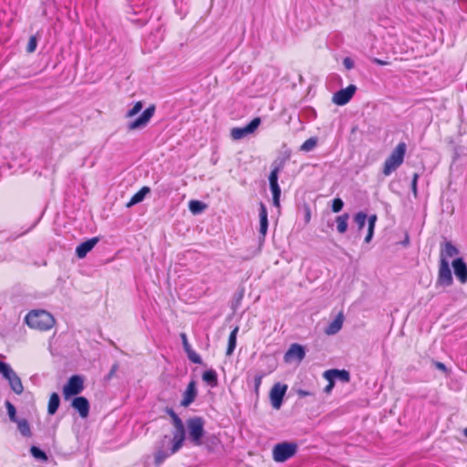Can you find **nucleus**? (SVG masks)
Here are the masks:
<instances>
[{"label":"nucleus","instance_id":"f257e3e1","mask_svg":"<svg viewBox=\"0 0 467 467\" xmlns=\"http://www.w3.org/2000/svg\"><path fill=\"white\" fill-rule=\"evenodd\" d=\"M26 325L40 331H47L55 325L54 317L45 310H32L25 317Z\"/></svg>","mask_w":467,"mask_h":467},{"label":"nucleus","instance_id":"f03ea898","mask_svg":"<svg viewBox=\"0 0 467 467\" xmlns=\"http://www.w3.org/2000/svg\"><path fill=\"white\" fill-rule=\"evenodd\" d=\"M407 145L405 142H400L392 150L390 155L386 159L383 166V174L385 176L390 175L396 171L403 162Z\"/></svg>","mask_w":467,"mask_h":467},{"label":"nucleus","instance_id":"7ed1b4c3","mask_svg":"<svg viewBox=\"0 0 467 467\" xmlns=\"http://www.w3.org/2000/svg\"><path fill=\"white\" fill-rule=\"evenodd\" d=\"M186 426L189 441L195 446L202 445L204 435V420L197 416L192 417L187 420Z\"/></svg>","mask_w":467,"mask_h":467},{"label":"nucleus","instance_id":"20e7f679","mask_svg":"<svg viewBox=\"0 0 467 467\" xmlns=\"http://www.w3.org/2000/svg\"><path fill=\"white\" fill-rule=\"evenodd\" d=\"M0 374L8 382L10 389L17 395L24 391V386L20 377L13 368L5 362L0 361Z\"/></svg>","mask_w":467,"mask_h":467},{"label":"nucleus","instance_id":"39448f33","mask_svg":"<svg viewBox=\"0 0 467 467\" xmlns=\"http://www.w3.org/2000/svg\"><path fill=\"white\" fill-rule=\"evenodd\" d=\"M297 450V445L293 442L284 441L276 444L273 449V459L276 462H284L293 457Z\"/></svg>","mask_w":467,"mask_h":467},{"label":"nucleus","instance_id":"423d86ee","mask_svg":"<svg viewBox=\"0 0 467 467\" xmlns=\"http://www.w3.org/2000/svg\"><path fill=\"white\" fill-rule=\"evenodd\" d=\"M155 113V106L151 105L147 108L140 117L136 119L130 121L127 124V129L129 130H137L145 128L150 122V119L153 117Z\"/></svg>","mask_w":467,"mask_h":467},{"label":"nucleus","instance_id":"0eeeda50","mask_svg":"<svg viewBox=\"0 0 467 467\" xmlns=\"http://www.w3.org/2000/svg\"><path fill=\"white\" fill-rule=\"evenodd\" d=\"M287 385L282 383H275L269 394L270 401L274 409L279 410L281 408L283 399L286 393Z\"/></svg>","mask_w":467,"mask_h":467},{"label":"nucleus","instance_id":"6e6552de","mask_svg":"<svg viewBox=\"0 0 467 467\" xmlns=\"http://www.w3.org/2000/svg\"><path fill=\"white\" fill-rule=\"evenodd\" d=\"M83 379L80 376H72L68 382L63 388V394L65 399L71 396L78 395L83 390Z\"/></svg>","mask_w":467,"mask_h":467},{"label":"nucleus","instance_id":"1a4fd4ad","mask_svg":"<svg viewBox=\"0 0 467 467\" xmlns=\"http://www.w3.org/2000/svg\"><path fill=\"white\" fill-rule=\"evenodd\" d=\"M261 119L254 118L249 124L242 128H234L231 130V136L234 140H241L253 133L260 125Z\"/></svg>","mask_w":467,"mask_h":467},{"label":"nucleus","instance_id":"9d476101","mask_svg":"<svg viewBox=\"0 0 467 467\" xmlns=\"http://www.w3.org/2000/svg\"><path fill=\"white\" fill-rule=\"evenodd\" d=\"M280 171V167L276 166L275 167L269 176V183H270V189L273 193V203L275 207L280 206V195H281V190L278 185V173Z\"/></svg>","mask_w":467,"mask_h":467},{"label":"nucleus","instance_id":"9b49d317","mask_svg":"<svg viewBox=\"0 0 467 467\" xmlns=\"http://www.w3.org/2000/svg\"><path fill=\"white\" fill-rule=\"evenodd\" d=\"M452 283V275L448 260L441 259L437 285L449 286Z\"/></svg>","mask_w":467,"mask_h":467},{"label":"nucleus","instance_id":"f8f14e48","mask_svg":"<svg viewBox=\"0 0 467 467\" xmlns=\"http://www.w3.org/2000/svg\"><path fill=\"white\" fill-rule=\"evenodd\" d=\"M357 90V88L355 85H349L346 88H342L338 91H337L333 95L332 101L338 106H343L347 104L354 96L355 92Z\"/></svg>","mask_w":467,"mask_h":467},{"label":"nucleus","instance_id":"ddd939ff","mask_svg":"<svg viewBox=\"0 0 467 467\" xmlns=\"http://www.w3.org/2000/svg\"><path fill=\"white\" fill-rule=\"evenodd\" d=\"M305 356L306 351L304 348L299 344H293L285 354L284 359L287 363L295 360L300 362L304 359Z\"/></svg>","mask_w":467,"mask_h":467},{"label":"nucleus","instance_id":"4468645a","mask_svg":"<svg viewBox=\"0 0 467 467\" xmlns=\"http://www.w3.org/2000/svg\"><path fill=\"white\" fill-rule=\"evenodd\" d=\"M170 445V439L165 436L163 440L161 441V446L158 447L155 452V463L157 465L161 464L165 459H167L170 455H171V447L170 449H166V446Z\"/></svg>","mask_w":467,"mask_h":467},{"label":"nucleus","instance_id":"2eb2a0df","mask_svg":"<svg viewBox=\"0 0 467 467\" xmlns=\"http://www.w3.org/2000/svg\"><path fill=\"white\" fill-rule=\"evenodd\" d=\"M451 265L457 279L462 284H465L467 282V265L464 261L462 258H457L452 261Z\"/></svg>","mask_w":467,"mask_h":467},{"label":"nucleus","instance_id":"dca6fc26","mask_svg":"<svg viewBox=\"0 0 467 467\" xmlns=\"http://www.w3.org/2000/svg\"><path fill=\"white\" fill-rule=\"evenodd\" d=\"M185 440V428H176L173 431V437L170 440L171 443V453L177 452L182 446Z\"/></svg>","mask_w":467,"mask_h":467},{"label":"nucleus","instance_id":"f3484780","mask_svg":"<svg viewBox=\"0 0 467 467\" xmlns=\"http://www.w3.org/2000/svg\"><path fill=\"white\" fill-rule=\"evenodd\" d=\"M71 406L78 411L81 418H87L89 412V403L85 397H77L72 400Z\"/></svg>","mask_w":467,"mask_h":467},{"label":"nucleus","instance_id":"a211bd4d","mask_svg":"<svg viewBox=\"0 0 467 467\" xmlns=\"http://www.w3.org/2000/svg\"><path fill=\"white\" fill-rule=\"evenodd\" d=\"M197 396V389L195 381L192 380L188 386L186 390L183 393V399L181 401V405L183 407H188L192 404Z\"/></svg>","mask_w":467,"mask_h":467},{"label":"nucleus","instance_id":"6ab92c4d","mask_svg":"<svg viewBox=\"0 0 467 467\" xmlns=\"http://www.w3.org/2000/svg\"><path fill=\"white\" fill-rule=\"evenodd\" d=\"M99 239L98 237H93L82 244H80L77 249L76 254L78 258H84L88 252H90L93 247L99 243Z\"/></svg>","mask_w":467,"mask_h":467},{"label":"nucleus","instance_id":"aec40b11","mask_svg":"<svg viewBox=\"0 0 467 467\" xmlns=\"http://www.w3.org/2000/svg\"><path fill=\"white\" fill-rule=\"evenodd\" d=\"M344 316L339 313L337 317L326 327L325 333L328 336L337 334L343 326Z\"/></svg>","mask_w":467,"mask_h":467},{"label":"nucleus","instance_id":"412c9836","mask_svg":"<svg viewBox=\"0 0 467 467\" xmlns=\"http://www.w3.org/2000/svg\"><path fill=\"white\" fill-rule=\"evenodd\" d=\"M332 377L335 380L339 379L342 382H348L350 379L349 373L347 370H339V369H329L324 372V378Z\"/></svg>","mask_w":467,"mask_h":467},{"label":"nucleus","instance_id":"4be33fe9","mask_svg":"<svg viewBox=\"0 0 467 467\" xmlns=\"http://www.w3.org/2000/svg\"><path fill=\"white\" fill-rule=\"evenodd\" d=\"M260 228L259 232L263 236H265L268 229L267 210L265 205L261 202L259 207Z\"/></svg>","mask_w":467,"mask_h":467},{"label":"nucleus","instance_id":"5701e85b","mask_svg":"<svg viewBox=\"0 0 467 467\" xmlns=\"http://www.w3.org/2000/svg\"><path fill=\"white\" fill-rule=\"evenodd\" d=\"M150 192V189L148 186L142 187L138 192H136L130 202L127 203V207L130 208L140 202H142L145 196Z\"/></svg>","mask_w":467,"mask_h":467},{"label":"nucleus","instance_id":"b1692460","mask_svg":"<svg viewBox=\"0 0 467 467\" xmlns=\"http://www.w3.org/2000/svg\"><path fill=\"white\" fill-rule=\"evenodd\" d=\"M459 254V250L451 243L446 242L441 252V259L451 258Z\"/></svg>","mask_w":467,"mask_h":467},{"label":"nucleus","instance_id":"393cba45","mask_svg":"<svg viewBox=\"0 0 467 467\" xmlns=\"http://www.w3.org/2000/svg\"><path fill=\"white\" fill-rule=\"evenodd\" d=\"M349 215L348 213H344L342 215H339L336 218L337 223V230L339 234H344L348 230V221Z\"/></svg>","mask_w":467,"mask_h":467},{"label":"nucleus","instance_id":"a878e982","mask_svg":"<svg viewBox=\"0 0 467 467\" xmlns=\"http://www.w3.org/2000/svg\"><path fill=\"white\" fill-rule=\"evenodd\" d=\"M238 330H239L238 327H234L229 336L228 348L226 350L227 356H231L236 347V337H237Z\"/></svg>","mask_w":467,"mask_h":467},{"label":"nucleus","instance_id":"bb28decb","mask_svg":"<svg viewBox=\"0 0 467 467\" xmlns=\"http://www.w3.org/2000/svg\"><path fill=\"white\" fill-rule=\"evenodd\" d=\"M60 403V399L57 393H52L48 401V413L53 415L57 412Z\"/></svg>","mask_w":467,"mask_h":467},{"label":"nucleus","instance_id":"cd10ccee","mask_svg":"<svg viewBox=\"0 0 467 467\" xmlns=\"http://www.w3.org/2000/svg\"><path fill=\"white\" fill-rule=\"evenodd\" d=\"M202 379L212 387H215L217 385V374L213 369L206 370L202 374Z\"/></svg>","mask_w":467,"mask_h":467},{"label":"nucleus","instance_id":"c85d7f7f","mask_svg":"<svg viewBox=\"0 0 467 467\" xmlns=\"http://www.w3.org/2000/svg\"><path fill=\"white\" fill-rule=\"evenodd\" d=\"M189 209L193 214H198L206 209V204L202 202L192 200L189 202Z\"/></svg>","mask_w":467,"mask_h":467},{"label":"nucleus","instance_id":"c756f323","mask_svg":"<svg viewBox=\"0 0 467 467\" xmlns=\"http://www.w3.org/2000/svg\"><path fill=\"white\" fill-rule=\"evenodd\" d=\"M17 424V429L20 431V433L25 437L31 436V430L29 423L26 420H19L16 422Z\"/></svg>","mask_w":467,"mask_h":467},{"label":"nucleus","instance_id":"7c9ffc66","mask_svg":"<svg viewBox=\"0 0 467 467\" xmlns=\"http://www.w3.org/2000/svg\"><path fill=\"white\" fill-rule=\"evenodd\" d=\"M317 145V139L315 137L306 140L301 146L300 150L309 152L313 150Z\"/></svg>","mask_w":467,"mask_h":467},{"label":"nucleus","instance_id":"2f4dec72","mask_svg":"<svg viewBox=\"0 0 467 467\" xmlns=\"http://www.w3.org/2000/svg\"><path fill=\"white\" fill-rule=\"evenodd\" d=\"M143 103L141 101L136 102L130 109L125 113L126 119H131L141 111Z\"/></svg>","mask_w":467,"mask_h":467},{"label":"nucleus","instance_id":"473e14b6","mask_svg":"<svg viewBox=\"0 0 467 467\" xmlns=\"http://www.w3.org/2000/svg\"><path fill=\"white\" fill-rule=\"evenodd\" d=\"M5 407H6L7 414H8L10 420L13 422H16L17 420H19L16 418V410L15 406L10 401H8V400L5 401Z\"/></svg>","mask_w":467,"mask_h":467},{"label":"nucleus","instance_id":"72a5a7b5","mask_svg":"<svg viewBox=\"0 0 467 467\" xmlns=\"http://www.w3.org/2000/svg\"><path fill=\"white\" fill-rule=\"evenodd\" d=\"M367 218V214L363 212H359L355 215L354 221L357 223L359 230H361L365 226Z\"/></svg>","mask_w":467,"mask_h":467},{"label":"nucleus","instance_id":"f704fd0d","mask_svg":"<svg viewBox=\"0 0 467 467\" xmlns=\"http://www.w3.org/2000/svg\"><path fill=\"white\" fill-rule=\"evenodd\" d=\"M31 454L37 460L47 461V454L36 446H32L30 449Z\"/></svg>","mask_w":467,"mask_h":467},{"label":"nucleus","instance_id":"c9c22d12","mask_svg":"<svg viewBox=\"0 0 467 467\" xmlns=\"http://www.w3.org/2000/svg\"><path fill=\"white\" fill-rule=\"evenodd\" d=\"M168 413L171 418L174 429L184 427L182 420L179 418V416L172 410H169Z\"/></svg>","mask_w":467,"mask_h":467},{"label":"nucleus","instance_id":"e433bc0d","mask_svg":"<svg viewBox=\"0 0 467 467\" xmlns=\"http://www.w3.org/2000/svg\"><path fill=\"white\" fill-rule=\"evenodd\" d=\"M188 358L194 364H201L202 358L201 357L192 349H189L186 351Z\"/></svg>","mask_w":467,"mask_h":467},{"label":"nucleus","instance_id":"4c0bfd02","mask_svg":"<svg viewBox=\"0 0 467 467\" xmlns=\"http://www.w3.org/2000/svg\"><path fill=\"white\" fill-rule=\"evenodd\" d=\"M343 206H344L343 201L339 198H336V199H334L333 203H332V211L334 213H338L342 210Z\"/></svg>","mask_w":467,"mask_h":467},{"label":"nucleus","instance_id":"58836bf2","mask_svg":"<svg viewBox=\"0 0 467 467\" xmlns=\"http://www.w3.org/2000/svg\"><path fill=\"white\" fill-rule=\"evenodd\" d=\"M36 45H37L36 37L35 36H32L29 38V41H28V44H27V47H26L27 52L28 53L34 52L36 50Z\"/></svg>","mask_w":467,"mask_h":467},{"label":"nucleus","instance_id":"ea45409f","mask_svg":"<svg viewBox=\"0 0 467 467\" xmlns=\"http://www.w3.org/2000/svg\"><path fill=\"white\" fill-rule=\"evenodd\" d=\"M325 379L328 381V384L325 387L324 391L327 394H329L335 386V379L331 376L329 378Z\"/></svg>","mask_w":467,"mask_h":467},{"label":"nucleus","instance_id":"a19ab883","mask_svg":"<svg viewBox=\"0 0 467 467\" xmlns=\"http://www.w3.org/2000/svg\"><path fill=\"white\" fill-rule=\"evenodd\" d=\"M264 376L265 375L263 373H261V374L255 375V377H254V389H255L256 392L258 391V389H259V388H260V386L262 384V380H263Z\"/></svg>","mask_w":467,"mask_h":467},{"label":"nucleus","instance_id":"79ce46f5","mask_svg":"<svg viewBox=\"0 0 467 467\" xmlns=\"http://www.w3.org/2000/svg\"><path fill=\"white\" fill-rule=\"evenodd\" d=\"M343 65L345 66V67L347 69H351L354 67V62H353V60L351 58L346 57L343 60Z\"/></svg>","mask_w":467,"mask_h":467},{"label":"nucleus","instance_id":"37998d69","mask_svg":"<svg viewBox=\"0 0 467 467\" xmlns=\"http://www.w3.org/2000/svg\"><path fill=\"white\" fill-rule=\"evenodd\" d=\"M181 337H182V345H183V348H184L185 352L188 351L189 349H192V348H191V346H190V344H189V342L187 340L186 335L185 334H182Z\"/></svg>","mask_w":467,"mask_h":467},{"label":"nucleus","instance_id":"c03bdc74","mask_svg":"<svg viewBox=\"0 0 467 467\" xmlns=\"http://www.w3.org/2000/svg\"><path fill=\"white\" fill-rule=\"evenodd\" d=\"M418 178H419V175L417 173H415L413 175V179H412V182H411V189H412V192H413L414 195H416V193H417V181H418Z\"/></svg>","mask_w":467,"mask_h":467},{"label":"nucleus","instance_id":"a18cd8bd","mask_svg":"<svg viewBox=\"0 0 467 467\" xmlns=\"http://www.w3.org/2000/svg\"><path fill=\"white\" fill-rule=\"evenodd\" d=\"M374 229L373 227H368V234L367 236L365 237V242L366 243H369L373 237V234H374Z\"/></svg>","mask_w":467,"mask_h":467},{"label":"nucleus","instance_id":"49530a36","mask_svg":"<svg viewBox=\"0 0 467 467\" xmlns=\"http://www.w3.org/2000/svg\"><path fill=\"white\" fill-rule=\"evenodd\" d=\"M377 219H378V217H377L376 214L370 215L368 217V226L375 228V224H376Z\"/></svg>","mask_w":467,"mask_h":467},{"label":"nucleus","instance_id":"de8ad7c7","mask_svg":"<svg viewBox=\"0 0 467 467\" xmlns=\"http://www.w3.org/2000/svg\"><path fill=\"white\" fill-rule=\"evenodd\" d=\"M296 393H297V395H298L299 397H301V398H303V397H306V396H312V395H313V393H312V392L307 391V390H305V389H298V390L296 391Z\"/></svg>","mask_w":467,"mask_h":467},{"label":"nucleus","instance_id":"09e8293b","mask_svg":"<svg viewBox=\"0 0 467 467\" xmlns=\"http://www.w3.org/2000/svg\"><path fill=\"white\" fill-rule=\"evenodd\" d=\"M434 364H435V367H436L438 369H440V370H441V371H446V367H445V365H444L443 363L437 361V362H435Z\"/></svg>","mask_w":467,"mask_h":467},{"label":"nucleus","instance_id":"8fccbe9b","mask_svg":"<svg viewBox=\"0 0 467 467\" xmlns=\"http://www.w3.org/2000/svg\"><path fill=\"white\" fill-rule=\"evenodd\" d=\"M118 370V364H114L109 373V378H111L115 373L116 371Z\"/></svg>","mask_w":467,"mask_h":467},{"label":"nucleus","instance_id":"3c124183","mask_svg":"<svg viewBox=\"0 0 467 467\" xmlns=\"http://www.w3.org/2000/svg\"><path fill=\"white\" fill-rule=\"evenodd\" d=\"M373 62L378 64V65H380V66L388 65L387 61H384V60H381V59H379V58H373Z\"/></svg>","mask_w":467,"mask_h":467},{"label":"nucleus","instance_id":"603ef678","mask_svg":"<svg viewBox=\"0 0 467 467\" xmlns=\"http://www.w3.org/2000/svg\"><path fill=\"white\" fill-rule=\"evenodd\" d=\"M463 434H464V436L467 438V428H465V429L463 430Z\"/></svg>","mask_w":467,"mask_h":467}]
</instances>
